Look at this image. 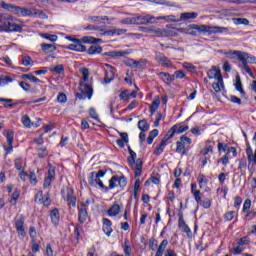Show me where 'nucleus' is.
Here are the masks:
<instances>
[{"label":"nucleus","mask_w":256,"mask_h":256,"mask_svg":"<svg viewBox=\"0 0 256 256\" xmlns=\"http://www.w3.org/2000/svg\"><path fill=\"white\" fill-rule=\"evenodd\" d=\"M23 30V26L17 24V19L11 15L0 13V32H16L19 33Z\"/></svg>","instance_id":"f257e3e1"},{"label":"nucleus","mask_w":256,"mask_h":256,"mask_svg":"<svg viewBox=\"0 0 256 256\" xmlns=\"http://www.w3.org/2000/svg\"><path fill=\"white\" fill-rule=\"evenodd\" d=\"M137 158V153L135 151H130V156L128 157V163L131 165L132 169H134L135 177H141V173L143 172V161Z\"/></svg>","instance_id":"f03ea898"},{"label":"nucleus","mask_w":256,"mask_h":256,"mask_svg":"<svg viewBox=\"0 0 256 256\" xmlns=\"http://www.w3.org/2000/svg\"><path fill=\"white\" fill-rule=\"evenodd\" d=\"M101 177H105V171L99 170L98 173L91 172L90 177L88 178L89 185H91V187H97L98 185L101 189H109L105 184H103Z\"/></svg>","instance_id":"7ed1b4c3"},{"label":"nucleus","mask_w":256,"mask_h":256,"mask_svg":"<svg viewBox=\"0 0 256 256\" xmlns=\"http://www.w3.org/2000/svg\"><path fill=\"white\" fill-rule=\"evenodd\" d=\"M76 97L80 100L91 99L93 97V87L85 82H80V92L76 93Z\"/></svg>","instance_id":"20e7f679"},{"label":"nucleus","mask_w":256,"mask_h":256,"mask_svg":"<svg viewBox=\"0 0 256 256\" xmlns=\"http://www.w3.org/2000/svg\"><path fill=\"white\" fill-rule=\"evenodd\" d=\"M14 225L19 239H25V236L27 235V232H25V218L22 215L17 216L14 219Z\"/></svg>","instance_id":"39448f33"},{"label":"nucleus","mask_w":256,"mask_h":256,"mask_svg":"<svg viewBox=\"0 0 256 256\" xmlns=\"http://www.w3.org/2000/svg\"><path fill=\"white\" fill-rule=\"evenodd\" d=\"M181 33L197 37V35H201V33H203V25L190 24L187 28H181Z\"/></svg>","instance_id":"423d86ee"},{"label":"nucleus","mask_w":256,"mask_h":256,"mask_svg":"<svg viewBox=\"0 0 256 256\" xmlns=\"http://www.w3.org/2000/svg\"><path fill=\"white\" fill-rule=\"evenodd\" d=\"M202 29L203 33H207V35H217L218 33L229 32V28L221 26L202 25Z\"/></svg>","instance_id":"0eeeda50"},{"label":"nucleus","mask_w":256,"mask_h":256,"mask_svg":"<svg viewBox=\"0 0 256 256\" xmlns=\"http://www.w3.org/2000/svg\"><path fill=\"white\" fill-rule=\"evenodd\" d=\"M61 193L64 201H67L68 205H71L72 207H77V198H75V195L73 194V188H67L66 190H62Z\"/></svg>","instance_id":"6e6552de"},{"label":"nucleus","mask_w":256,"mask_h":256,"mask_svg":"<svg viewBox=\"0 0 256 256\" xmlns=\"http://www.w3.org/2000/svg\"><path fill=\"white\" fill-rule=\"evenodd\" d=\"M185 131H189V126L183 124H176L170 128V130L166 133V135L173 139L175 137V133L177 135H181V133H185Z\"/></svg>","instance_id":"1a4fd4ad"},{"label":"nucleus","mask_w":256,"mask_h":256,"mask_svg":"<svg viewBox=\"0 0 256 256\" xmlns=\"http://www.w3.org/2000/svg\"><path fill=\"white\" fill-rule=\"evenodd\" d=\"M155 17L152 15H137L134 16V25H149V23H155Z\"/></svg>","instance_id":"9d476101"},{"label":"nucleus","mask_w":256,"mask_h":256,"mask_svg":"<svg viewBox=\"0 0 256 256\" xmlns=\"http://www.w3.org/2000/svg\"><path fill=\"white\" fill-rule=\"evenodd\" d=\"M89 207V201L83 202L78 207V221L83 225L87 221L89 214L87 213V208Z\"/></svg>","instance_id":"9b49d317"},{"label":"nucleus","mask_w":256,"mask_h":256,"mask_svg":"<svg viewBox=\"0 0 256 256\" xmlns=\"http://www.w3.org/2000/svg\"><path fill=\"white\" fill-rule=\"evenodd\" d=\"M72 43L73 44H69L67 46V49H69L70 51H77L78 53H85V51H87V47L83 45V42H81V40L73 39Z\"/></svg>","instance_id":"f8f14e48"},{"label":"nucleus","mask_w":256,"mask_h":256,"mask_svg":"<svg viewBox=\"0 0 256 256\" xmlns=\"http://www.w3.org/2000/svg\"><path fill=\"white\" fill-rule=\"evenodd\" d=\"M209 79H217L218 82L223 84V75H221V70L217 69V67L213 66L212 69H210L207 72Z\"/></svg>","instance_id":"ddd939ff"},{"label":"nucleus","mask_w":256,"mask_h":256,"mask_svg":"<svg viewBox=\"0 0 256 256\" xmlns=\"http://www.w3.org/2000/svg\"><path fill=\"white\" fill-rule=\"evenodd\" d=\"M155 61L158 65H161V67H171V60L164 54L157 53L155 55Z\"/></svg>","instance_id":"4468645a"},{"label":"nucleus","mask_w":256,"mask_h":256,"mask_svg":"<svg viewBox=\"0 0 256 256\" xmlns=\"http://www.w3.org/2000/svg\"><path fill=\"white\" fill-rule=\"evenodd\" d=\"M85 31H98L96 37H105V27L103 26H95L93 24H88L84 27Z\"/></svg>","instance_id":"2eb2a0df"},{"label":"nucleus","mask_w":256,"mask_h":256,"mask_svg":"<svg viewBox=\"0 0 256 256\" xmlns=\"http://www.w3.org/2000/svg\"><path fill=\"white\" fill-rule=\"evenodd\" d=\"M158 37H173L175 36V32L171 29H161V28H154L153 32Z\"/></svg>","instance_id":"dca6fc26"},{"label":"nucleus","mask_w":256,"mask_h":256,"mask_svg":"<svg viewBox=\"0 0 256 256\" xmlns=\"http://www.w3.org/2000/svg\"><path fill=\"white\" fill-rule=\"evenodd\" d=\"M171 139L167 134L163 137L161 143L155 148L154 155L159 157L163 151H165V147H167V141Z\"/></svg>","instance_id":"f3484780"},{"label":"nucleus","mask_w":256,"mask_h":256,"mask_svg":"<svg viewBox=\"0 0 256 256\" xmlns=\"http://www.w3.org/2000/svg\"><path fill=\"white\" fill-rule=\"evenodd\" d=\"M131 53H133V50L128 49V50H124V51H110V52H106L104 55L106 57H125L127 55H131Z\"/></svg>","instance_id":"a211bd4d"},{"label":"nucleus","mask_w":256,"mask_h":256,"mask_svg":"<svg viewBox=\"0 0 256 256\" xmlns=\"http://www.w3.org/2000/svg\"><path fill=\"white\" fill-rule=\"evenodd\" d=\"M4 135L7 139L8 145H9V147L5 148V150L7 151V153H11V151H13L14 133L11 130H6L4 132Z\"/></svg>","instance_id":"6ab92c4d"},{"label":"nucleus","mask_w":256,"mask_h":256,"mask_svg":"<svg viewBox=\"0 0 256 256\" xmlns=\"http://www.w3.org/2000/svg\"><path fill=\"white\" fill-rule=\"evenodd\" d=\"M105 67L110 70L105 71L104 81L105 83H110L113 81V79H115V68H113V66H111L110 64H105Z\"/></svg>","instance_id":"aec40b11"},{"label":"nucleus","mask_w":256,"mask_h":256,"mask_svg":"<svg viewBox=\"0 0 256 256\" xmlns=\"http://www.w3.org/2000/svg\"><path fill=\"white\" fill-rule=\"evenodd\" d=\"M102 223H103L102 229L105 235H107V237H110L111 233H113V228H112L113 223L108 218H103Z\"/></svg>","instance_id":"412c9836"},{"label":"nucleus","mask_w":256,"mask_h":256,"mask_svg":"<svg viewBox=\"0 0 256 256\" xmlns=\"http://www.w3.org/2000/svg\"><path fill=\"white\" fill-rule=\"evenodd\" d=\"M3 9L6 11H10L13 15H21V8L20 6H15L14 4H7L5 2L2 3Z\"/></svg>","instance_id":"4be33fe9"},{"label":"nucleus","mask_w":256,"mask_h":256,"mask_svg":"<svg viewBox=\"0 0 256 256\" xmlns=\"http://www.w3.org/2000/svg\"><path fill=\"white\" fill-rule=\"evenodd\" d=\"M55 179V169L49 168L48 169V176L44 179V189H47L48 187H51V183H53V180Z\"/></svg>","instance_id":"5701e85b"},{"label":"nucleus","mask_w":256,"mask_h":256,"mask_svg":"<svg viewBox=\"0 0 256 256\" xmlns=\"http://www.w3.org/2000/svg\"><path fill=\"white\" fill-rule=\"evenodd\" d=\"M197 17H199V13L197 12H183L180 14L179 21H190L197 19Z\"/></svg>","instance_id":"b1692460"},{"label":"nucleus","mask_w":256,"mask_h":256,"mask_svg":"<svg viewBox=\"0 0 256 256\" xmlns=\"http://www.w3.org/2000/svg\"><path fill=\"white\" fill-rule=\"evenodd\" d=\"M127 33V29H112V30H105L104 37H113L115 35H125Z\"/></svg>","instance_id":"393cba45"},{"label":"nucleus","mask_w":256,"mask_h":256,"mask_svg":"<svg viewBox=\"0 0 256 256\" xmlns=\"http://www.w3.org/2000/svg\"><path fill=\"white\" fill-rule=\"evenodd\" d=\"M178 227L183 231V233H191V228L185 223V219L183 218V215H180L179 220H178Z\"/></svg>","instance_id":"a878e982"},{"label":"nucleus","mask_w":256,"mask_h":256,"mask_svg":"<svg viewBox=\"0 0 256 256\" xmlns=\"http://www.w3.org/2000/svg\"><path fill=\"white\" fill-rule=\"evenodd\" d=\"M50 218L54 225H59L61 215L59 214V209L55 208L50 212Z\"/></svg>","instance_id":"bb28decb"},{"label":"nucleus","mask_w":256,"mask_h":256,"mask_svg":"<svg viewBox=\"0 0 256 256\" xmlns=\"http://www.w3.org/2000/svg\"><path fill=\"white\" fill-rule=\"evenodd\" d=\"M158 77H160L164 83H173V81H175V76H171V74L167 72L158 73Z\"/></svg>","instance_id":"cd10ccee"},{"label":"nucleus","mask_w":256,"mask_h":256,"mask_svg":"<svg viewBox=\"0 0 256 256\" xmlns=\"http://www.w3.org/2000/svg\"><path fill=\"white\" fill-rule=\"evenodd\" d=\"M13 81H15V77L0 75V87H5V85H9V83H13Z\"/></svg>","instance_id":"c85d7f7f"},{"label":"nucleus","mask_w":256,"mask_h":256,"mask_svg":"<svg viewBox=\"0 0 256 256\" xmlns=\"http://www.w3.org/2000/svg\"><path fill=\"white\" fill-rule=\"evenodd\" d=\"M225 55H227V57H230V59H233V55H236L238 61H240L241 57L246 56L247 53L241 52L239 50H229L228 52H225Z\"/></svg>","instance_id":"c756f323"},{"label":"nucleus","mask_w":256,"mask_h":256,"mask_svg":"<svg viewBox=\"0 0 256 256\" xmlns=\"http://www.w3.org/2000/svg\"><path fill=\"white\" fill-rule=\"evenodd\" d=\"M107 213L110 217H117V214L121 213V206L114 204L108 209Z\"/></svg>","instance_id":"7c9ffc66"},{"label":"nucleus","mask_w":256,"mask_h":256,"mask_svg":"<svg viewBox=\"0 0 256 256\" xmlns=\"http://www.w3.org/2000/svg\"><path fill=\"white\" fill-rule=\"evenodd\" d=\"M159 105H161V98H159V96H155L152 104L150 105L151 115H153V113L159 109Z\"/></svg>","instance_id":"2f4dec72"},{"label":"nucleus","mask_w":256,"mask_h":256,"mask_svg":"<svg viewBox=\"0 0 256 256\" xmlns=\"http://www.w3.org/2000/svg\"><path fill=\"white\" fill-rule=\"evenodd\" d=\"M156 21H168L170 23H179V19L175 15L159 16Z\"/></svg>","instance_id":"473e14b6"},{"label":"nucleus","mask_w":256,"mask_h":256,"mask_svg":"<svg viewBox=\"0 0 256 256\" xmlns=\"http://www.w3.org/2000/svg\"><path fill=\"white\" fill-rule=\"evenodd\" d=\"M87 21L89 23H100V21H109L107 16H88Z\"/></svg>","instance_id":"72a5a7b5"},{"label":"nucleus","mask_w":256,"mask_h":256,"mask_svg":"<svg viewBox=\"0 0 256 256\" xmlns=\"http://www.w3.org/2000/svg\"><path fill=\"white\" fill-rule=\"evenodd\" d=\"M240 61L242 63V69H244V71L246 73H248V75H253V72L251 71V68L249 67V64L247 63V54L245 56L241 57Z\"/></svg>","instance_id":"f704fd0d"},{"label":"nucleus","mask_w":256,"mask_h":256,"mask_svg":"<svg viewBox=\"0 0 256 256\" xmlns=\"http://www.w3.org/2000/svg\"><path fill=\"white\" fill-rule=\"evenodd\" d=\"M33 13H35V8L33 7L31 8L22 7L20 11V15L22 17H33Z\"/></svg>","instance_id":"c9c22d12"},{"label":"nucleus","mask_w":256,"mask_h":256,"mask_svg":"<svg viewBox=\"0 0 256 256\" xmlns=\"http://www.w3.org/2000/svg\"><path fill=\"white\" fill-rule=\"evenodd\" d=\"M103 52V48L101 46L93 45L88 50V55H99V53Z\"/></svg>","instance_id":"e433bc0d"},{"label":"nucleus","mask_w":256,"mask_h":256,"mask_svg":"<svg viewBox=\"0 0 256 256\" xmlns=\"http://www.w3.org/2000/svg\"><path fill=\"white\" fill-rule=\"evenodd\" d=\"M225 3H234L235 5H243L245 3H252L253 5H256V0H221Z\"/></svg>","instance_id":"4c0bfd02"},{"label":"nucleus","mask_w":256,"mask_h":256,"mask_svg":"<svg viewBox=\"0 0 256 256\" xmlns=\"http://www.w3.org/2000/svg\"><path fill=\"white\" fill-rule=\"evenodd\" d=\"M123 249H124L125 256H131L132 249H131V243L129 242V238H125Z\"/></svg>","instance_id":"58836bf2"},{"label":"nucleus","mask_w":256,"mask_h":256,"mask_svg":"<svg viewBox=\"0 0 256 256\" xmlns=\"http://www.w3.org/2000/svg\"><path fill=\"white\" fill-rule=\"evenodd\" d=\"M235 89L239 91L241 95H245V90H243V84L241 83V77L239 75L236 76Z\"/></svg>","instance_id":"ea45409f"},{"label":"nucleus","mask_w":256,"mask_h":256,"mask_svg":"<svg viewBox=\"0 0 256 256\" xmlns=\"http://www.w3.org/2000/svg\"><path fill=\"white\" fill-rule=\"evenodd\" d=\"M41 47L42 51H44L45 53H53L54 51H57V47H55V45L53 44L43 43L41 44Z\"/></svg>","instance_id":"a19ab883"},{"label":"nucleus","mask_w":256,"mask_h":256,"mask_svg":"<svg viewBox=\"0 0 256 256\" xmlns=\"http://www.w3.org/2000/svg\"><path fill=\"white\" fill-rule=\"evenodd\" d=\"M103 40L101 38H95L92 36H85L82 38L83 43H101Z\"/></svg>","instance_id":"79ce46f5"},{"label":"nucleus","mask_w":256,"mask_h":256,"mask_svg":"<svg viewBox=\"0 0 256 256\" xmlns=\"http://www.w3.org/2000/svg\"><path fill=\"white\" fill-rule=\"evenodd\" d=\"M138 129L142 132L149 131V123H147V120L142 119L138 122Z\"/></svg>","instance_id":"37998d69"},{"label":"nucleus","mask_w":256,"mask_h":256,"mask_svg":"<svg viewBox=\"0 0 256 256\" xmlns=\"http://www.w3.org/2000/svg\"><path fill=\"white\" fill-rule=\"evenodd\" d=\"M21 193L19 192V190H15L12 193L11 199H10V204L11 205H17V201H19V197H20Z\"/></svg>","instance_id":"c03bdc74"},{"label":"nucleus","mask_w":256,"mask_h":256,"mask_svg":"<svg viewBox=\"0 0 256 256\" xmlns=\"http://www.w3.org/2000/svg\"><path fill=\"white\" fill-rule=\"evenodd\" d=\"M176 153H181L182 155H186L187 151H185V144L183 142H176Z\"/></svg>","instance_id":"a18cd8bd"},{"label":"nucleus","mask_w":256,"mask_h":256,"mask_svg":"<svg viewBox=\"0 0 256 256\" xmlns=\"http://www.w3.org/2000/svg\"><path fill=\"white\" fill-rule=\"evenodd\" d=\"M32 17H36L37 19H47V14H45L43 10H37L34 8V13Z\"/></svg>","instance_id":"49530a36"},{"label":"nucleus","mask_w":256,"mask_h":256,"mask_svg":"<svg viewBox=\"0 0 256 256\" xmlns=\"http://www.w3.org/2000/svg\"><path fill=\"white\" fill-rule=\"evenodd\" d=\"M32 17H36L37 19H47V14H45L43 10H37L34 8V13Z\"/></svg>","instance_id":"de8ad7c7"},{"label":"nucleus","mask_w":256,"mask_h":256,"mask_svg":"<svg viewBox=\"0 0 256 256\" xmlns=\"http://www.w3.org/2000/svg\"><path fill=\"white\" fill-rule=\"evenodd\" d=\"M118 176H112L111 179L109 180V187L108 189H115V187H118Z\"/></svg>","instance_id":"09e8293b"},{"label":"nucleus","mask_w":256,"mask_h":256,"mask_svg":"<svg viewBox=\"0 0 256 256\" xmlns=\"http://www.w3.org/2000/svg\"><path fill=\"white\" fill-rule=\"evenodd\" d=\"M234 25H249V20L246 18H233Z\"/></svg>","instance_id":"8fccbe9b"},{"label":"nucleus","mask_w":256,"mask_h":256,"mask_svg":"<svg viewBox=\"0 0 256 256\" xmlns=\"http://www.w3.org/2000/svg\"><path fill=\"white\" fill-rule=\"evenodd\" d=\"M22 78L28 79V81H31V83H41V80H39L33 74H24Z\"/></svg>","instance_id":"3c124183"},{"label":"nucleus","mask_w":256,"mask_h":256,"mask_svg":"<svg viewBox=\"0 0 256 256\" xmlns=\"http://www.w3.org/2000/svg\"><path fill=\"white\" fill-rule=\"evenodd\" d=\"M81 231H83V227L81 225L76 224L75 229H74V237L77 240V243H79V237H81Z\"/></svg>","instance_id":"603ef678"},{"label":"nucleus","mask_w":256,"mask_h":256,"mask_svg":"<svg viewBox=\"0 0 256 256\" xmlns=\"http://www.w3.org/2000/svg\"><path fill=\"white\" fill-rule=\"evenodd\" d=\"M52 73H56V75H61L63 73H65V68L63 67V65H57L53 68H51Z\"/></svg>","instance_id":"864d4df0"},{"label":"nucleus","mask_w":256,"mask_h":256,"mask_svg":"<svg viewBox=\"0 0 256 256\" xmlns=\"http://www.w3.org/2000/svg\"><path fill=\"white\" fill-rule=\"evenodd\" d=\"M22 65H24V67H29V65H33V60L31 59V57H29L27 55H23L22 56Z\"/></svg>","instance_id":"5fc2aeb1"},{"label":"nucleus","mask_w":256,"mask_h":256,"mask_svg":"<svg viewBox=\"0 0 256 256\" xmlns=\"http://www.w3.org/2000/svg\"><path fill=\"white\" fill-rule=\"evenodd\" d=\"M21 121L24 127L29 128L33 125V123H31V118H29L27 115L22 116Z\"/></svg>","instance_id":"6e6d98bb"},{"label":"nucleus","mask_w":256,"mask_h":256,"mask_svg":"<svg viewBox=\"0 0 256 256\" xmlns=\"http://www.w3.org/2000/svg\"><path fill=\"white\" fill-rule=\"evenodd\" d=\"M124 64L127 66V67H130L131 69H137V61L129 58L127 60L124 61Z\"/></svg>","instance_id":"4d7b16f0"},{"label":"nucleus","mask_w":256,"mask_h":256,"mask_svg":"<svg viewBox=\"0 0 256 256\" xmlns=\"http://www.w3.org/2000/svg\"><path fill=\"white\" fill-rule=\"evenodd\" d=\"M198 205H201L204 209H209L211 207V199L205 198L204 200H200Z\"/></svg>","instance_id":"13d9d810"},{"label":"nucleus","mask_w":256,"mask_h":256,"mask_svg":"<svg viewBox=\"0 0 256 256\" xmlns=\"http://www.w3.org/2000/svg\"><path fill=\"white\" fill-rule=\"evenodd\" d=\"M218 151H224V153H231V147L229 145H223V143H218Z\"/></svg>","instance_id":"bf43d9fd"},{"label":"nucleus","mask_w":256,"mask_h":256,"mask_svg":"<svg viewBox=\"0 0 256 256\" xmlns=\"http://www.w3.org/2000/svg\"><path fill=\"white\" fill-rule=\"evenodd\" d=\"M122 25H135V17L124 18L120 21Z\"/></svg>","instance_id":"052dcab7"},{"label":"nucleus","mask_w":256,"mask_h":256,"mask_svg":"<svg viewBox=\"0 0 256 256\" xmlns=\"http://www.w3.org/2000/svg\"><path fill=\"white\" fill-rule=\"evenodd\" d=\"M230 251H231V253H233V255H241V253L243 251H245V247L238 245V246L232 248Z\"/></svg>","instance_id":"680f3d73"},{"label":"nucleus","mask_w":256,"mask_h":256,"mask_svg":"<svg viewBox=\"0 0 256 256\" xmlns=\"http://www.w3.org/2000/svg\"><path fill=\"white\" fill-rule=\"evenodd\" d=\"M158 243L159 242L155 238H153V237L150 238L149 243H148L149 249L151 251H155V249L157 248Z\"/></svg>","instance_id":"e2e57ef3"},{"label":"nucleus","mask_w":256,"mask_h":256,"mask_svg":"<svg viewBox=\"0 0 256 256\" xmlns=\"http://www.w3.org/2000/svg\"><path fill=\"white\" fill-rule=\"evenodd\" d=\"M47 155H49V150H47V148H40L38 150V157H40V159H45Z\"/></svg>","instance_id":"0e129e2a"},{"label":"nucleus","mask_w":256,"mask_h":256,"mask_svg":"<svg viewBox=\"0 0 256 256\" xmlns=\"http://www.w3.org/2000/svg\"><path fill=\"white\" fill-rule=\"evenodd\" d=\"M89 115L91 119H94L95 121H99V114H97V111L95 110V108L91 107L89 109Z\"/></svg>","instance_id":"69168bd1"},{"label":"nucleus","mask_w":256,"mask_h":256,"mask_svg":"<svg viewBox=\"0 0 256 256\" xmlns=\"http://www.w3.org/2000/svg\"><path fill=\"white\" fill-rule=\"evenodd\" d=\"M136 63H137V69H147V59H141Z\"/></svg>","instance_id":"338daca9"},{"label":"nucleus","mask_w":256,"mask_h":256,"mask_svg":"<svg viewBox=\"0 0 256 256\" xmlns=\"http://www.w3.org/2000/svg\"><path fill=\"white\" fill-rule=\"evenodd\" d=\"M118 186L123 188V187H127V179L125 178V176H118Z\"/></svg>","instance_id":"774afa93"}]
</instances>
